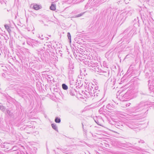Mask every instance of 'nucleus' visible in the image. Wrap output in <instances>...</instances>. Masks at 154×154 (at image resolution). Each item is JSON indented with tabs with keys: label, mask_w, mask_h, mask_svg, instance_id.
<instances>
[{
	"label": "nucleus",
	"mask_w": 154,
	"mask_h": 154,
	"mask_svg": "<svg viewBox=\"0 0 154 154\" xmlns=\"http://www.w3.org/2000/svg\"><path fill=\"white\" fill-rule=\"evenodd\" d=\"M60 149H61L60 148H57V149H59L60 150Z\"/></svg>",
	"instance_id": "79ce46f5"
},
{
	"label": "nucleus",
	"mask_w": 154,
	"mask_h": 154,
	"mask_svg": "<svg viewBox=\"0 0 154 154\" xmlns=\"http://www.w3.org/2000/svg\"><path fill=\"white\" fill-rule=\"evenodd\" d=\"M84 14V13H81L75 16V17H79L82 16Z\"/></svg>",
	"instance_id": "cd10ccee"
},
{
	"label": "nucleus",
	"mask_w": 154,
	"mask_h": 154,
	"mask_svg": "<svg viewBox=\"0 0 154 154\" xmlns=\"http://www.w3.org/2000/svg\"><path fill=\"white\" fill-rule=\"evenodd\" d=\"M94 85H88V87L89 88V91L90 94H93V92L94 91Z\"/></svg>",
	"instance_id": "423d86ee"
},
{
	"label": "nucleus",
	"mask_w": 154,
	"mask_h": 154,
	"mask_svg": "<svg viewBox=\"0 0 154 154\" xmlns=\"http://www.w3.org/2000/svg\"><path fill=\"white\" fill-rule=\"evenodd\" d=\"M148 106L146 102H141L134 108L136 112L142 111V113H146L148 111Z\"/></svg>",
	"instance_id": "f257e3e1"
},
{
	"label": "nucleus",
	"mask_w": 154,
	"mask_h": 154,
	"mask_svg": "<svg viewBox=\"0 0 154 154\" xmlns=\"http://www.w3.org/2000/svg\"><path fill=\"white\" fill-rule=\"evenodd\" d=\"M133 12V10L130 8H126V10L121 14L120 18L121 20L123 23L126 20V18L128 16L131 15Z\"/></svg>",
	"instance_id": "f03ea898"
},
{
	"label": "nucleus",
	"mask_w": 154,
	"mask_h": 154,
	"mask_svg": "<svg viewBox=\"0 0 154 154\" xmlns=\"http://www.w3.org/2000/svg\"><path fill=\"white\" fill-rule=\"evenodd\" d=\"M82 128H83V131L84 132H85V133H87V130L86 129V128H84V125H83V123H82Z\"/></svg>",
	"instance_id": "a878e982"
},
{
	"label": "nucleus",
	"mask_w": 154,
	"mask_h": 154,
	"mask_svg": "<svg viewBox=\"0 0 154 154\" xmlns=\"http://www.w3.org/2000/svg\"><path fill=\"white\" fill-rule=\"evenodd\" d=\"M69 66V71L68 72V75L69 77H71L72 76V74L74 73V70H73L74 69L73 67Z\"/></svg>",
	"instance_id": "39448f33"
},
{
	"label": "nucleus",
	"mask_w": 154,
	"mask_h": 154,
	"mask_svg": "<svg viewBox=\"0 0 154 154\" xmlns=\"http://www.w3.org/2000/svg\"><path fill=\"white\" fill-rule=\"evenodd\" d=\"M59 94H60V95H63V94L61 92H59Z\"/></svg>",
	"instance_id": "e433bc0d"
},
{
	"label": "nucleus",
	"mask_w": 154,
	"mask_h": 154,
	"mask_svg": "<svg viewBox=\"0 0 154 154\" xmlns=\"http://www.w3.org/2000/svg\"><path fill=\"white\" fill-rule=\"evenodd\" d=\"M148 82H149V83L150 82V80H149V81H148Z\"/></svg>",
	"instance_id": "c03bdc74"
},
{
	"label": "nucleus",
	"mask_w": 154,
	"mask_h": 154,
	"mask_svg": "<svg viewBox=\"0 0 154 154\" xmlns=\"http://www.w3.org/2000/svg\"><path fill=\"white\" fill-rule=\"evenodd\" d=\"M50 8L51 10L54 11L56 9V5L52 4L50 7Z\"/></svg>",
	"instance_id": "2eb2a0df"
},
{
	"label": "nucleus",
	"mask_w": 154,
	"mask_h": 154,
	"mask_svg": "<svg viewBox=\"0 0 154 154\" xmlns=\"http://www.w3.org/2000/svg\"><path fill=\"white\" fill-rule=\"evenodd\" d=\"M6 112L11 117H12L13 116V113L7 109L6 110Z\"/></svg>",
	"instance_id": "f8f14e48"
},
{
	"label": "nucleus",
	"mask_w": 154,
	"mask_h": 154,
	"mask_svg": "<svg viewBox=\"0 0 154 154\" xmlns=\"http://www.w3.org/2000/svg\"><path fill=\"white\" fill-rule=\"evenodd\" d=\"M34 44H34V45H36V46H37V45H38V44L37 43H35Z\"/></svg>",
	"instance_id": "c9c22d12"
},
{
	"label": "nucleus",
	"mask_w": 154,
	"mask_h": 154,
	"mask_svg": "<svg viewBox=\"0 0 154 154\" xmlns=\"http://www.w3.org/2000/svg\"><path fill=\"white\" fill-rule=\"evenodd\" d=\"M95 122H96V123L98 124L99 125H101L100 123V122H99V121L98 120H97V119L96 120H94Z\"/></svg>",
	"instance_id": "c756f323"
},
{
	"label": "nucleus",
	"mask_w": 154,
	"mask_h": 154,
	"mask_svg": "<svg viewBox=\"0 0 154 154\" xmlns=\"http://www.w3.org/2000/svg\"><path fill=\"white\" fill-rule=\"evenodd\" d=\"M130 1V0H120L118 2L115 3V4H117L118 5H119V4H121L124 2L126 4H127L129 3L128 1Z\"/></svg>",
	"instance_id": "0eeeda50"
},
{
	"label": "nucleus",
	"mask_w": 154,
	"mask_h": 154,
	"mask_svg": "<svg viewBox=\"0 0 154 154\" xmlns=\"http://www.w3.org/2000/svg\"><path fill=\"white\" fill-rule=\"evenodd\" d=\"M5 28L8 30V31L9 32L10 31H11V30L10 29V27L9 26L7 25H5Z\"/></svg>",
	"instance_id": "4be33fe9"
},
{
	"label": "nucleus",
	"mask_w": 154,
	"mask_h": 154,
	"mask_svg": "<svg viewBox=\"0 0 154 154\" xmlns=\"http://www.w3.org/2000/svg\"><path fill=\"white\" fill-rule=\"evenodd\" d=\"M1 75H2V77H5V74L4 73H2V74Z\"/></svg>",
	"instance_id": "2f4dec72"
},
{
	"label": "nucleus",
	"mask_w": 154,
	"mask_h": 154,
	"mask_svg": "<svg viewBox=\"0 0 154 154\" xmlns=\"http://www.w3.org/2000/svg\"><path fill=\"white\" fill-rule=\"evenodd\" d=\"M85 74L87 75V73H85V72L84 73V75H85Z\"/></svg>",
	"instance_id": "a19ab883"
},
{
	"label": "nucleus",
	"mask_w": 154,
	"mask_h": 154,
	"mask_svg": "<svg viewBox=\"0 0 154 154\" xmlns=\"http://www.w3.org/2000/svg\"><path fill=\"white\" fill-rule=\"evenodd\" d=\"M118 144L120 146H124L125 143H122L121 142H119Z\"/></svg>",
	"instance_id": "bb28decb"
},
{
	"label": "nucleus",
	"mask_w": 154,
	"mask_h": 154,
	"mask_svg": "<svg viewBox=\"0 0 154 154\" xmlns=\"http://www.w3.org/2000/svg\"><path fill=\"white\" fill-rule=\"evenodd\" d=\"M40 22H41L42 23H44V22L42 21V20H40Z\"/></svg>",
	"instance_id": "72a5a7b5"
},
{
	"label": "nucleus",
	"mask_w": 154,
	"mask_h": 154,
	"mask_svg": "<svg viewBox=\"0 0 154 154\" xmlns=\"http://www.w3.org/2000/svg\"><path fill=\"white\" fill-rule=\"evenodd\" d=\"M107 82V84L112 87V86L114 85L115 83V79H113L112 80V79H109L108 80Z\"/></svg>",
	"instance_id": "20e7f679"
},
{
	"label": "nucleus",
	"mask_w": 154,
	"mask_h": 154,
	"mask_svg": "<svg viewBox=\"0 0 154 154\" xmlns=\"http://www.w3.org/2000/svg\"><path fill=\"white\" fill-rule=\"evenodd\" d=\"M149 89L152 92H153L154 93V86L150 85L149 87Z\"/></svg>",
	"instance_id": "5701e85b"
},
{
	"label": "nucleus",
	"mask_w": 154,
	"mask_h": 154,
	"mask_svg": "<svg viewBox=\"0 0 154 154\" xmlns=\"http://www.w3.org/2000/svg\"><path fill=\"white\" fill-rule=\"evenodd\" d=\"M60 150L62 152L64 153H65L66 154H69L71 153V151L69 150H67L66 149H60Z\"/></svg>",
	"instance_id": "1a4fd4ad"
},
{
	"label": "nucleus",
	"mask_w": 154,
	"mask_h": 154,
	"mask_svg": "<svg viewBox=\"0 0 154 154\" xmlns=\"http://www.w3.org/2000/svg\"><path fill=\"white\" fill-rule=\"evenodd\" d=\"M83 70L85 72V70L83 69Z\"/></svg>",
	"instance_id": "37998d69"
},
{
	"label": "nucleus",
	"mask_w": 154,
	"mask_h": 154,
	"mask_svg": "<svg viewBox=\"0 0 154 154\" xmlns=\"http://www.w3.org/2000/svg\"><path fill=\"white\" fill-rule=\"evenodd\" d=\"M32 5H31L30 6L32 7Z\"/></svg>",
	"instance_id": "a18cd8bd"
},
{
	"label": "nucleus",
	"mask_w": 154,
	"mask_h": 154,
	"mask_svg": "<svg viewBox=\"0 0 154 154\" xmlns=\"http://www.w3.org/2000/svg\"><path fill=\"white\" fill-rule=\"evenodd\" d=\"M67 36L68 39L69 40L70 42H71V35L69 32H68L67 33Z\"/></svg>",
	"instance_id": "393cba45"
},
{
	"label": "nucleus",
	"mask_w": 154,
	"mask_h": 154,
	"mask_svg": "<svg viewBox=\"0 0 154 154\" xmlns=\"http://www.w3.org/2000/svg\"><path fill=\"white\" fill-rule=\"evenodd\" d=\"M74 89H69V92L70 95L72 96H74L75 95L74 93Z\"/></svg>",
	"instance_id": "a211bd4d"
},
{
	"label": "nucleus",
	"mask_w": 154,
	"mask_h": 154,
	"mask_svg": "<svg viewBox=\"0 0 154 154\" xmlns=\"http://www.w3.org/2000/svg\"><path fill=\"white\" fill-rule=\"evenodd\" d=\"M100 72V74L103 75L105 76H108L109 74V72L104 71H102Z\"/></svg>",
	"instance_id": "9b49d317"
},
{
	"label": "nucleus",
	"mask_w": 154,
	"mask_h": 154,
	"mask_svg": "<svg viewBox=\"0 0 154 154\" xmlns=\"http://www.w3.org/2000/svg\"><path fill=\"white\" fill-rule=\"evenodd\" d=\"M112 105L110 104H108L106 106L107 109L110 111L113 110L114 108L112 106Z\"/></svg>",
	"instance_id": "6e6552de"
},
{
	"label": "nucleus",
	"mask_w": 154,
	"mask_h": 154,
	"mask_svg": "<svg viewBox=\"0 0 154 154\" xmlns=\"http://www.w3.org/2000/svg\"><path fill=\"white\" fill-rule=\"evenodd\" d=\"M61 120L60 118L56 117L55 119V122L57 123H59L60 122Z\"/></svg>",
	"instance_id": "412c9836"
},
{
	"label": "nucleus",
	"mask_w": 154,
	"mask_h": 154,
	"mask_svg": "<svg viewBox=\"0 0 154 154\" xmlns=\"http://www.w3.org/2000/svg\"><path fill=\"white\" fill-rule=\"evenodd\" d=\"M139 143H144V141L143 140H140L139 141Z\"/></svg>",
	"instance_id": "473e14b6"
},
{
	"label": "nucleus",
	"mask_w": 154,
	"mask_h": 154,
	"mask_svg": "<svg viewBox=\"0 0 154 154\" xmlns=\"http://www.w3.org/2000/svg\"><path fill=\"white\" fill-rule=\"evenodd\" d=\"M102 108H103V112L104 113V114H103V115L104 116H106L107 114V112H108V111L106 110V109H105V105H104Z\"/></svg>",
	"instance_id": "4468645a"
},
{
	"label": "nucleus",
	"mask_w": 154,
	"mask_h": 154,
	"mask_svg": "<svg viewBox=\"0 0 154 154\" xmlns=\"http://www.w3.org/2000/svg\"><path fill=\"white\" fill-rule=\"evenodd\" d=\"M0 109L3 112H4L5 109V107L2 105L1 103H0Z\"/></svg>",
	"instance_id": "dca6fc26"
},
{
	"label": "nucleus",
	"mask_w": 154,
	"mask_h": 154,
	"mask_svg": "<svg viewBox=\"0 0 154 154\" xmlns=\"http://www.w3.org/2000/svg\"><path fill=\"white\" fill-rule=\"evenodd\" d=\"M62 87L63 90H67L68 89V86L65 84H63Z\"/></svg>",
	"instance_id": "f3484780"
},
{
	"label": "nucleus",
	"mask_w": 154,
	"mask_h": 154,
	"mask_svg": "<svg viewBox=\"0 0 154 154\" xmlns=\"http://www.w3.org/2000/svg\"><path fill=\"white\" fill-rule=\"evenodd\" d=\"M127 95V94L126 93L125 94L123 95V97H125Z\"/></svg>",
	"instance_id": "f704fd0d"
},
{
	"label": "nucleus",
	"mask_w": 154,
	"mask_h": 154,
	"mask_svg": "<svg viewBox=\"0 0 154 154\" xmlns=\"http://www.w3.org/2000/svg\"><path fill=\"white\" fill-rule=\"evenodd\" d=\"M148 75V74L147 73H146L145 75L147 77Z\"/></svg>",
	"instance_id": "58836bf2"
},
{
	"label": "nucleus",
	"mask_w": 154,
	"mask_h": 154,
	"mask_svg": "<svg viewBox=\"0 0 154 154\" xmlns=\"http://www.w3.org/2000/svg\"><path fill=\"white\" fill-rule=\"evenodd\" d=\"M44 25V26H48V25H46V24H45Z\"/></svg>",
	"instance_id": "ea45409f"
},
{
	"label": "nucleus",
	"mask_w": 154,
	"mask_h": 154,
	"mask_svg": "<svg viewBox=\"0 0 154 154\" xmlns=\"http://www.w3.org/2000/svg\"><path fill=\"white\" fill-rule=\"evenodd\" d=\"M99 91H94L93 92V94H91V95L92 96H96L97 97L98 96V94H99Z\"/></svg>",
	"instance_id": "ddd939ff"
},
{
	"label": "nucleus",
	"mask_w": 154,
	"mask_h": 154,
	"mask_svg": "<svg viewBox=\"0 0 154 154\" xmlns=\"http://www.w3.org/2000/svg\"><path fill=\"white\" fill-rule=\"evenodd\" d=\"M41 6L39 5H38L37 4H35L33 5L32 8L35 10H38L41 8Z\"/></svg>",
	"instance_id": "9d476101"
},
{
	"label": "nucleus",
	"mask_w": 154,
	"mask_h": 154,
	"mask_svg": "<svg viewBox=\"0 0 154 154\" xmlns=\"http://www.w3.org/2000/svg\"><path fill=\"white\" fill-rule=\"evenodd\" d=\"M132 31V30L130 28H129L125 30L123 32V34L125 35V36H124V38H125L127 37H130L132 34L131 32Z\"/></svg>",
	"instance_id": "7ed1b4c3"
},
{
	"label": "nucleus",
	"mask_w": 154,
	"mask_h": 154,
	"mask_svg": "<svg viewBox=\"0 0 154 154\" xmlns=\"http://www.w3.org/2000/svg\"><path fill=\"white\" fill-rule=\"evenodd\" d=\"M103 108L101 107L100 108V109L99 110V112L100 113V114H102L103 115V114H104V113L103 112Z\"/></svg>",
	"instance_id": "b1692460"
},
{
	"label": "nucleus",
	"mask_w": 154,
	"mask_h": 154,
	"mask_svg": "<svg viewBox=\"0 0 154 154\" xmlns=\"http://www.w3.org/2000/svg\"><path fill=\"white\" fill-rule=\"evenodd\" d=\"M5 152L4 151H0V154H5Z\"/></svg>",
	"instance_id": "7c9ffc66"
},
{
	"label": "nucleus",
	"mask_w": 154,
	"mask_h": 154,
	"mask_svg": "<svg viewBox=\"0 0 154 154\" xmlns=\"http://www.w3.org/2000/svg\"><path fill=\"white\" fill-rule=\"evenodd\" d=\"M42 36H43V35H42V37H40V38H41V39H44V38H42Z\"/></svg>",
	"instance_id": "4c0bfd02"
},
{
	"label": "nucleus",
	"mask_w": 154,
	"mask_h": 154,
	"mask_svg": "<svg viewBox=\"0 0 154 154\" xmlns=\"http://www.w3.org/2000/svg\"><path fill=\"white\" fill-rule=\"evenodd\" d=\"M51 126L52 128L55 131H58L57 128L56 124H51Z\"/></svg>",
	"instance_id": "6ab92c4d"
},
{
	"label": "nucleus",
	"mask_w": 154,
	"mask_h": 154,
	"mask_svg": "<svg viewBox=\"0 0 154 154\" xmlns=\"http://www.w3.org/2000/svg\"><path fill=\"white\" fill-rule=\"evenodd\" d=\"M115 126L118 128H120L122 126V125H120L119 123H116L115 124Z\"/></svg>",
	"instance_id": "aec40b11"
},
{
	"label": "nucleus",
	"mask_w": 154,
	"mask_h": 154,
	"mask_svg": "<svg viewBox=\"0 0 154 154\" xmlns=\"http://www.w3.org/2000/svg\"><path fill=\"white\" fill-rule=\"evenodd\" d=\"M94 91H98V86H97V85H96V86H94Z\"/></svg>",
	"instance_id": "c85d7f7f"
}]
</instances>
